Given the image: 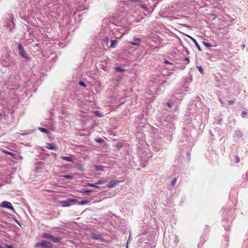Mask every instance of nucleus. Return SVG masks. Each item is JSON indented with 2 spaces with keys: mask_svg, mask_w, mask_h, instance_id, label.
<instances>
[{
  "mask_svg": "<svg viewBox=\"0 0 248 248\" xmlns=\"http://www.w3.org/2000/svg\"><path fill=\"white\" fill-rule=\"evenodd\" d=\"M35 247H42V248H51V244L49 242L42 241L41 243H37Z\"/></svg>",
  "mask_w": 248,
  "mask_h": 248,
  "instance_id": "nucleus-1",
  "label": "nucleus"
},
{
  "mask_svg": "<svg viewBox=\"0 0 248 248\" xmlns=\"http://www.w3.org/2000/svg\"><path fill=\"white\" fill-rule=\"evenodd\" d=\"M5 246L7 248H14V247L11 245H8L7 244H5Z\"/></svg>",
  "mask_w": 248,
  "mask_h": 248,
  "instance_id": "nucleus-32",
  "label": "nucleus"
},
{
  "mask_svg": "<svg viewBox=\"0 0 248 248\" xmlns=\"http://www.w3.org/2000/svg\"><path fill=\"white\" fill-rule=\"evenodd\" d=\"M164 62H165V63H166V64H170V62H169L168 61H167V60H165Z\"/></svg>",
  "mask_w": 248,
  "mask_h": 248,
  "instance_id": "nucleus-35",
  "label": "nucleus"
},
{
  "mask_svg": "<svg viewBox=\"0 0 248 248\" xmlns=\"http://www.w3.org/2000/svg\"><path fill=\"white\" fill-rule=\"evenodd\" d=\"M91 235H92V238L93 239L98 240H100L101 241H103V238L99 234L93 233L91 234Z\"/></svg>",
  "mask_w": 248,
  "mask_h": 248,
  "instance_id": "nucleus-6",
  "label": "nucleus"
},
{
  "mask_svg": "<svg viewBox=\"0 0 248 248\" xmlns=\"http://www.w3.org/2000/svg\"><path fill=\"white\" fill-rule=\"evenodd\" d=\"M3 152L7 155H9L12 156H14V155H15L14 154H13L10 152L7 151H4Z\"/></svg>",
  "mask_w": 248,
  "mask_h": 248,
  "instance_id": "nucleus-24",
  "label": "nucleus"
},
{
  "mask_svg": "<svg viewBox=\"0 0 248 248\" xmlns=\"http://www.w3.org/2000/svg\"><path fill=\"white\" fill-rule=\"evenodd\" d=\"M242 47L243 49H244L245 47V45H243L242 46Z\"/></svg>",
  "mask_w": 248,
  "mask_h": 248,
  "instance_id": "nucleus-43",
  "label": "nucleus"
},
{
  "mask_svg": "<svg viewBox=\"0 0 248 248\" xmlns=\"http://www.w3.org/2000/svg\"><path fill=\"white\" fill-rule=\"evenodd\" d=\"M167 105L169 107H171L173 105V103L172 102H168Z\"/></svg>",
  "mask_w": 248,
  "mask_h": 248,
  "instance_id": "nucleus-28",
  "label": "nucleus"
},
{
  "mask_svg": "<svg viewBox=\"0 0 248 248\" xmlns=\"http://www.w3.org/2000/svg\"><path fill=\"white\" fill-rule=\"evenodd\" d=\"M0 206L3 208H6L11 209L13 212H15V209L12 206V204L11 202H7V201H3L1 202L0 204Z\"/></svg>",
  "mask_w": 248,
  "mask_h": 248,
  "instance_id": "nucleus-3",
  "label": "nucleus"
},
{
  "mask_svg": "<svg viewBox=\"0 0 248 248\" xmlns=\"http://www.w3.org/2000/svg\"><path fill=\"white\" fill-rule=\"evenodd\" d=\"M235 134L238 137H239V138H241L242 136V134L241 132L239 130L236 131L235 132Z\"/></svg>",
  "mask_w": 248,
  "mask_h": 248,
  "instance_id": "nucleus-18",
  "label": "nucleus"
},
{
  "mask_svg": "<svg viewBox=\"0 0 248 248\" xmlns=\"http://www.w3.org/2000/svg\"><path fill=\"white\" fill-rule=\"evenodd\" d=\"M235 162L238 163L239 162V158L238 156H236L235 157Z\"/></svg>",
  "mask_w": 248,
  "mask_h": 248,
  "instance_id": "nucleus-31",
  "label": "nucleus"
},
{
  "mask_svg": "<svg viewBox=\"0 0 248 248\" xmlns=\"http://www.w3.org/2000/svg\"><path fill=\"white\" fill-rule=\"evenodd\" d=\"M184 61H185L187 62V63H188V62H189V59H188V58H187V57H185V58H184Z\"/></svg>",
  "mask_w": 248,
  "mask_h": 248,
  "instance_id": "nucleus-34",
  "label": "nucleus"
},
{
  "mask_svg": "<svg viewBox=\"0 0 248 248\" xmlns=\"http://www.w3.org/2000/svg\"><path fill=\"white\" fill-rule=\"evenodd\" d=\"M51 155H52L54 157H56V154L55 153H51Z\"/></svg>",
  "mask_w": 248,
  "mask_h": 248,
  "instance_id": "nucleus-36",
  "label": "nucleus"
},
{
  "mask_svg": "<svg viewBox=\"0 0 248 248\" xmlns=\"http://www.w3.org/2000/svg\"><path fill=\"white\" fill-rule=\"evenodd\" d=\"M92 191L91 190H85L82 192L83 195H88Z\"/></svg>",
  "mask_w": 248,
  "mask_h": 248,
  "instance_id": "nucleus-17",
  "label": "nucleus"
},
{
  "mask_svg": "<svg viewBox=\"0 0 248 248\" xmlns=\"http://www.w3.org/2000/svg\"><path fill=\"white\" fill-rule=\"evenodd\" d=\"M176 180H177V179H176V177H174V178L172 179V181H171V186H175V183H176Z\"/></svg>",
  "mask_w": 248,
  "mask_h": 248,
  "instance_id": "nucleus-19",
  "label": "nucleus"
},
{
  "mask_svg": "<svg viewBox=\"0 0 248 248\" xmlns=\"http://www.w3.org/2000/svg\"><path fill=\"white\" fill-rule=\"evenodd\" d=\"M18 49L20 51V52H19L20 55L23 58L28 59V56L26 54V53L24 49V48L23 47V46H22L21 43H20L18 44Z\"/></svg>",
  "mask_w": 248,
  "mask_h": 248,
  "instance_id": "nucleus-4",
  "label": "nucleus"
},
{
  "mask_svg": "<svg viewBox=\"0 0 248 248\" xmlns=\"http://www.w3.org/2000/svg\"><path fill=\"white\" fill-rule=\"evenodd\" d=\"M89 202V201H88V200H82V201H81V202H78V204L79 205H83V204H87V203H88Z\"/></svg>",
  "mask_w": 248,
  "mask_h": 248,
  "instance_id": "nucleus-16",
  "label": "nucleus"
},
{
  "mask_svg": "<svg viewBox=\"0 0 248 248\" xmlns=\"http://www.w3.org/2000/svg\"><path fill=\"white\" fill-rule=\"evenodd\" d=\"M202 43L206 47H210V46H211V44L210 43H207V42H205L204 41H202Z\"/></svg>",
  "mask_w": 248,
  "mask_h": 248,
  "instance_id": "nucleus-22",
  "label": "nucleus"
},
{
  "mask_svg": "<svg viewBox=\"0 0 248 248\" xmlns=\"http://www.w3.org/2000/svg\"><path fill=\"white\" fill-rule=\"evenodd\" d=\"M117 41L115 40H111V44H110V47H115L116 46V45L117 44Z\"/></svg>",
  "mask_w": 248,
  "mask_h": 248,
  "instance_id": "nucleus-12",
  "label": "nucleus"
},
{
  "mask_svg": "<svg viewBox=\"0 0 248 248\" xmlns=\"http://www.w3.org/2000/svg\"><path fill=\"white\" fill-rule=\"evenodd\" d=\"M94 114H96L97 116H98L99 117H102L103 116V115H102V113H101L99 111H95L94 112Z\"/></svg>",
  "mask_w": 248,
  "mask_h": 248,
  "instance_id": "nucleus-20",
  "label": "nucleus"
},
{
  "mask_svg": "<svg viewBox=\"0 0 248 248\" xmlns=\"http://www.w3.org/2000/svg\"><path fill=\"white\" fill-rule=\"evenodd\" d=\"M15 221L17 223L19 224L18 221L17 219H15Z\"/></svg>",
  "mask_w": 248,
  "mask_h": 248,
  "instance_id": "nucleus-44",
  "label": "nucleus"
},
{
  "mask_svg": "<svg viewBox=\"0 0 248 248\" xmlns=\"http://www.w3.org/2000/svg\"><path fill=\"white\" fill-rule=\"evenodd\" d=\"M77 202L76 199H67L65 201L61 202L62 206L63 207H68L73 203H75Z\"/></svg>",
  "mask_w": 248,
  "mask_h": 248,
  "instance_id": "nucleus-2",
  "label": "nucleus"
},
{
  "mask_svg": "<svg viewBox=\"0 0 248 248\" xmlns=\"http://www.w3.org/2000/svg\"><path fill=\"white\" fill-rule=\"evenodd\" d=\"M46 148L50 150H56L57 149L56 146L53 143H47L46 144Z\"/></svg>",
  "mask_w": 248,
  "mask_h": 248,
  "instance_id": "nucleus-8",
  "label": "nucleus"
},
{
  "mask_svg": "<svg viewBox=\"0 0 248 248\" xmlns=\"http://www.w3.org/2000/svg\"><path fill=\"white\" fill-rule=\"evenodd\" d=\"M116 184V182L115 181H110L108 184V187H111L115 186Z\"/></svg>",
  "mask_w": 248,
  "mask_h": 248,
  "instance_id": "nucleus-13",
  "label": "nucleus"
},
{
  "mask_svg": "<svg viewBox=\"0 0 248 248\" xmlns=\"http://www.w3.org/2000/svg\"><path fill=\"white\" fill-rule=\"evenodd\" d=\"M198 69L202 74H203V70L201 66H198Z\"/></svg>",
  "mask_w": 248,
  "mask_h": 248,
  "instance_id": "nucleus-27",
  "label": "nucleus"
},
{
  "mask_svg": "<svg viewBox=\"0 0 248 248\" xmlns=\"http://www.w3.org/2000/svg\"><path fill=\"white\" fill-rule=\"evenodd\" d=\"M61 158H62L63 160H66L68 162H73V159L71 156H62L61 157Z\"/></svg>",
  "mask_w": 248,
  "mask_h": 248,
  "instance_id": "nucleus-9",
  "label": "nucleus"
},
{
  "mask_svg": "<svg viewBox=\"0 0 248 248\" xmlns=\"http://www.w3.org/2000/svg\"><path fill=\"white\" fill-rule=\"evenodd\" d=\"M63 177L66 179H72L73 178V176L70 175H64Z\"/></svg>",
  "mask_w": 248,
  "mask_h": 248,
  "instance_id": "nucleus-23",
  "label": "nucleus"
},
{
  "mask_svg": "<svg viewBox=\"0 0 248 248\" xmlns=\"http://www.w3.org/2000/svg\"><path fill=\"white\" fill-rule=\"evenodd\" d=\"M115 69L117 72H121V73L124 72L125 71L124 69L120 67H115Z\"/></svg>",
  "mask_w": 248,
  "mask_h": 248,
  "instance_id": "nucleus-15",
  "label": "nucleus"
},
{
  "mask_svg": "<svg viewBox=\"0 0 248 248\" xmlns=\"http://www.w3.org/2000/svg\"><path fill=\"white\" fill-rule=\"evenodd\" d=\"M96 141L99 143H102L104 142V140L102 139H98V140H96Z\"/></svg>",
  "mask_w": 248,
  "mask_h": 248,
  "instance_id": "nucleus-30",
  "label": "nucleus"
},
{
  "mask_svg": "<svg viewBox=\"0 0 248 248\" xmlns=\"http://www.w3.org/2000/svg\"><path fill=\"white\" fill-rule=\"evenodd\" d=\"M228 102L229 103V104L230 105H232V104L234 103V101L233 100H229V101H228Z\"/></svg>",
  "mask_w": 248,
  "mask_h": 248,
  "instance_id": "nucleus-33",
  "label": "nucleus"
},
{
  "mask_svg": "<svg viewBox=\"0 0 248 248\" xmlns=\"http://www.w3.org/2000/svg\"><path fill=\"white\" fill-rule=\"evenodd\" d=\"M43 237L45 239H48L51 240V238H52V235L49 233H45L43 234Z\"/></svg>",
  "mask_w": 248,
  "mask_h": 248,
  "instance_id": "nucleus-11",
  "label": "nucleus"
},
{
  "mask_svg": "<svg viewBox=\"0 0 248 248\" xmlns=\"http://www.w3.org/2000/svg\"><path fill=\"white\" fill-rule=\"evenodd\" d=\"M39 130L43 133H45L46 134H48L49 133V131L47 129L43 127H39Z\"/></svg>",
  "mask_w": 248,
  "mask_h": 248,
  "instance_id": "nucleus-14",
  "label": "nucleus"
},
{
  "mask_svg": "<svg viewBox=\"0 0 248 248\" xmlns=\"http://www.w3.org/2000/svg\"><path fill=\"white\" fill-rule=\"evenodd\" d=\"M62 240V238L59 237H54L52 236V238H51V240L54 243L59 242L60 241Z\"/></svg>",
  "mask_w": 248,
  "mask_h": 248,
  "instance_id": "nucleus-10",
  "label": "nucleus"
},
{
  "mask_svg": "<svg viewBox=\"0 0 248 248\" xmlns=\"http://www.w3.org/2000/svg\"><path fill=\"white\" fill-rule=\"evenodd\" d=\"M131 1H140V0H130Z\"/></svg>",
  "mask_w": 248,
  "mask_h": 248,
  "instance_id": "nucleus-42",
  "label": "nucleus"
},
{
  "mask_svg": "<svg viewBox=\"0 0 248 248\" xmlns=\"http://www.w3.org/2000/svg\"><path fill=\"white\" fill-rule=\"evenodd\" d=\"M141 7H142V8H143L144 9H147L145 5H142Z\"/></svg>",
  "mask_w": 248,
  "mask_h": 248,
  "instance_id": "nucleus-38",
  "label": "nucleus"
},
{
  "mask_svg": "<svg viewBox=\"0 0 248 248\" xmlns=\"http://www.w3.org/2000/svg\"><path fill=\"white\" fill-rule=\"evenodd\" d=\"M97 167V170H102V167Z\"/></svg>",
  "mask_w": 248,
  "mask_h": 248,
  "instance_id": "nucleus-37",
  "label": "nucleus"
},
{
  "mask_svg": "<svg viewBox=\"0 0 248 248\" xmlns=\"http://www.w3.org/2000/svg\"><path fill=\"white\" fill-rule=\"evenodd\" d=\"M0 248H3L0 245Z\"/></svg>",
  "mask_w": 248,
  "mask_h": 248,
  "instance_id": "nucleus-45",
  "label": "nucleus"
},
{
  "mask_svg": "<svg viewBox=\"0 0 248 248\" xmlns=\"http://www.w3.org/2000/svg\"><path fill=\"white\" fill-rule=\"evenodd\" d=\"M186 36L188 38H189L193 41V42L194 43L195 46H197V47L199 49V50L201 51L202 50V48L200 47V45L198 44V43L197 42V41L194 38H193V37H192L191 36H189L188 35H187Z\"/></svg>",
  "mask_w": 248,
  "mask_h": 248,
  "instance_id": "nucleus-7",
  "label": "nucleus"
},
{
  "mask_svg": "<svg viewBox=\"0 0 248 248\" xmlns=\"http://www.w3.org/2000/svg\"><path fill=\"white\" fill-rule=\"evenodd\" d=\"M246 114H247V112L246 111H242V112L241 113L242 117H245Z\"/></svg>",
  "mask_w": 248,
  "mask_h": 248,
  "instance_id": "nucleus-29",
  "label": "nucleus"
},
{
  "mask_svg": "<svg viewBox=\"0 0 248 248\" xmlns=\"http://www.w3.org/2000/svg\"><path fill=\"white\" fill-rule=\"evenodd\" d=\"M140 39L138 38H134L133 41L132 42H130V44L134 45V46H139L140 44Z\"/></svg>",
  "mask_w": 248,
  "mask_h": 248,
  "instance_id": "nucleus-5",
  "label": "nucleus"
},
{
  "mask_svg": "<svg viewBox=\"0 0 248 248\" xmlns=\"http://www.w3.org/2000/svg\"><path fill=\"white\" fill-rule=\"evenodd\" d=\"M79 85H80L81 86L84 87H86L85 84L82 81H80L79 82Z\"/></svg>",
  "mask_w": 248,
  "mask_h": 248,
  "instance_id": "nucleus-26",
  "label": "nucleus"
},
{
  "mask_svg": "<svg viewBox=\"0 0 248 248\" xmlns=\"http://www.w3.org/2000/svg\"><path fill=\"white\" fill-rule=\"evenodd\" d=\"M105 183L104 181H103V180H98L96 183V185H101V184H103Z\"/></svg>",
  "mask_w": 248,
  "mask_h": 248,
  "instance_id": "nucleus-25",
  "label": "nucleus"
},
{
  "mask_svg": "<svg viewBox=\"0 0 248 248\" xmlns=\"http://www.w3.org/2000/svg\"><path fill=\"white\" fill-rule=\"evenodd\" d=\"M88 186H90L94 187L95 188H99V186H97L96 185V184H93L88 183Z\"/></svg>",
  "mask_w": 248,
  "mask_h": 248,
  "instance_id": "nucleus-21",
  "label": "nucleus"
},
{
  "mask_svg": "<svg viewBox=\"0 0 248 248\" xmlns=\"http://www.w3.org/2000/svg\"><path fill=\"white\" fill-rule=\"evenodd\" d=\"M175 242H176V243H178V240L177 238V236H176V240H175Z\"/></svg>",
  "mask_w": 248,
  "mask_h": 248,
  "instance_id": "nucleus-41",
  "label": "nucleus"
},
{
  "mask_svg": "<svg viewBox=\"0 0 248 248\" xmlns=\"http://www.w3.org/2000/svg\"><path fill=\"white\" fill-rule=\"evenodd\" d=\"M219 100L220 102L221 103V104L222 105H223V102L222 101V100L221 99H219Z\"/></svg>",
  "mask_w": 248,
  "mask_h": 248,
  "instance_id": "nucleus-40",
  "label": "nucleus"
},
{
  "mask_svg": "<svg viewBox=\"0 0 248 248\" xmlns=\"http://www.w3.org/2000/svg\"><path fill=\"white\" fill-rule=\"evenodd\" d=\"M79 168V169L80 170H83V166L82 165H80Z\"/></svg>",
  "mask_w": 248,
  "mask_h": 248,
  "instance_id": "nucleus-39",
  "label": "nucleus"
}]
</instances>
